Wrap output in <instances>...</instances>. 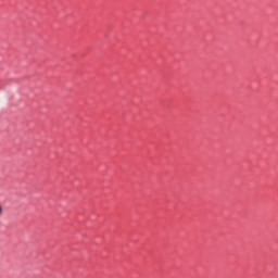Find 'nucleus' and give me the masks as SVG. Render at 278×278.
Returning <instances> with one entry per match:
<instances>
[{"label": "nucleus", "instance_id": "nucleus-1", "mask_svg": "<svg viewBox=\"0 0 278 278\" xmlns=\"http://www.w3.org/2000/svg\"><path fill=\"white\" fill-rule=\"evenodd\" d=\"M3 216V205L0 204V218Z\"/></svg>", "mask_w": 278, "mask_h": 278}]
</instances>
